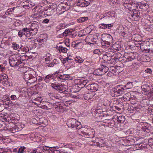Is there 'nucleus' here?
Segmentation results:
<instances>
[{
	"label": "nucleus",
	"mask_w": 153,
	"mask_h": 153,
	"mask_svg": "<svg viewBox=\"0 0 153 153\" xmlns=\"http://www.w3.org/2000/svg\"><path fill=\"white\" fill-rule=\"evenodd\" d=\"M91 93H86V94H84L83 95V97L84 98L87 100H89V99L91 98Z\"/></svg>",
	"instance_id": "nucleus-45"
},
{
	"label": "nucleus",
	"mask_w": 153,
	"mask_h": 153,
	"mask_svg": "<svg viewBox=\"0 0 153 153\" xmlns=\"http://www.w3.org/2000/svg\"><path fill=\"white\" fill-rule=\"evenodd\" d=\"M100 27L101 28L105 29L107 28L106 24L103 23L101 24L100 25Z\"/></svg>",
	"instance_id": "nucleus-62"
},
{
	"label": "nucleus",
	"mask_w": 153,
	"mask_h": 153,
	"mask_svg": "<svg viewBox=\"0 0 153 153\" xmlns=\"http://www.w3.org/2000/svg\"><path fill=\"white\" fill-rule=\"evenodd\" d=\"M111 60V63H115L118 62L119 61H120L117 58H116L115 56H113V58H112Z\"/></svg>",
	"instance_id": "nucleus-57"
},
{
	"label": "nucleus",
	"mask_w": 153,
	"mask_h": 153,
	"mask_svg": "<svg viewBox=\"0 0 153 153\" xmlns=\"http://www.w3.org/2000/svg\"><path fill=\"white\" fill-rule=\"evenodd\" d=\"M58 73L57 71L55 72L53 74H50L46 76L44 78V81L46 83H49L51 79H53L56 81L55 79L56 77L57 76Z\"/></svg>",
	"instance_id": "nucleus-8"
},
{
	"label": "nucleus",
	"mask_w": 153,
	"mask_h": 153,
	"mask_svg": "<svg viewBox=\"0 0 153 153\" xmlns=\"http://www.w3.org/2000/svg\"><path fill=\"white\" fill-rule=\"evenodd\" d=\"M48 149H47L46 152H45V153H55V152H57V151L55 150L54 151L53 150L50 149L51 148H52L48 147Z\"/></svg>",
	"instance_id": "nucleus-56"
},
{
	"label": "nucleus",
	"mask_w": 153,
	"mask_h": 153,
	"mask_svg": "<svg viewBox=\"0 0 153 153\" xmlns=\"http://www.w3.org/2000/svg\"><path fill=\"white\" fill-rule=\"evenodd\" d=\"M112 58H113V53L110 52V53H107L106 54L103 55V59L105 62H108L111 60Z\"/></svg>",
	"instance_id": "nucleus-12"
},
{
	"label": "nucleus",
	"mask_w": 153,
	"mask_h": 153,
	"mask_svg": "<svg viewBox=\"0 0 153 153\" xmlns=\"http://www.w3.org/2000/svg\"><path fill=\"white\" fill-rule=\"evenodd\" d=\"M111 47L112 51H110L111 53H113L114 52H116L117 51H119L120 49V45L116 44H112Z\"/></svg>",
	"instance_id": "nucleus-20"
},
{
	"label": "nucleus",
	"mask_w": 153,
	"mask_h": 153,
	"mask_svg": "<svg viewBox=\"0 0 153 153\" xmlns=\"http://www.w3.org/2000/svg\"><path fill=\"white\" fill-rule=\"evenodd\" d=\"M123 86V88H124V90L131 89L133 87V85L132 82H128L125 85Z\"/></svg>",
	"instance_id": "nucleus-34"
},
{
	"label": "nucleus",
	"mask_w": 153,
	"mask_h": 153,
	"mask_svg": "<svg viewBox=\"0 0 153 153\" xmlns=\"http://www.w3.org/2000/svg\"><path fill=\"white\" fill-rule=\"evenodd\" d=\"M116 119L117 122V123H123L125 120V116L122 115L119 116V117L117 116Z\"/></svg>",
	"instance_id": "nucleus-26"
},
{
	"label": "nucleus",
	"mask_w": 153,
	"mask_h": 153,
	"mask_svg": "<svg viewBox=\"0 0 153 153\" xmlns=\"http://www.w3.org/2000/svg\"><path fill=\"white\" fill-rule=\"evenodd\" d=\"M122 55L120 53L117 52V53H113V56H115L120 61H121L122 63H124L128 62L131 61L135 58V56H134V53L131 52L129 53H125L124 54L123 56L122 57Z\"/></svg>",
	"instance_id": "nucleus-1"
},
{
	"label": "nucleus",
	"mask_w": 153,
	"mask_h": 153,
	"mask_svg": "<svg viewBox=\"0 0 153 153\" xmlns=\"http://www.w3.org/2000/svg\"><path fill=\"white\" fill-rule=\"evenodd\" d=\"M38 30L37 29H30V32L31 33L32 36H34L37 33Z\"/></svg>",
	"instance_id": "nucleus-50"
},
{
	"label": "nucleus",
	"mask_w": 153,
	"mask_h": 153,
	"mask_svg": "<svg viewBox=\"0 0 153 153\" xmlns=\"http://www.w3.org/2000/svg\"><path fill=\"white\" fill-rule=\"evenodd\" d=\"M59 61L56 59H54L50 63H49V64L46 65V66H48L49 67H53L54 65L57 64H59Z\"/></svg>",
	"instance_id": "nucleus-24"
},
{
	"label": "nucleus",
	"mask_w": 153,
	"mask_h": 153,
	"mask_svg": "<svg viewBox=\"0 0 153 153\" xmlns=\"http://www.w3.org/2000/svg\"><path fill=\"white\" fill-rule=\"evenodd\" d=\"M88 19L87 17H82L77 19V21L79 23H82L87 21Z\"/></svg>",
	"instance_id": "nucleus-38"
},
{
	"label": "nucleus",
	"mask_w": 153,
	"mask_h": 153,
	"mask_svg": "<svg viewBox=\"0 0 153 153\" xmlns=\"http://www.w3.org/2000/svg\"><path fill=\"white\" fill-rule=\"evenodd\" d=\"M20 49L24 53L28 52L30 50L29 48L25 46H22L20 47Z\"/></svg>",
	"instance_id": "nucleus-41"
},
{
	"label": "nucleus",
	"mask_w": 153,
	"mask_h": 153,
	"mask_svg": "<svg viewBox=\"0 0 153 153\" xmlns=\"http://www.w3.org/2000/svg\"><path fill=\"white\" fill-rule=\"evenodd\" d=\"M13 12L12 10V9L10 8L7 9L5 12V14L7 16H9L12 14Z\"/></svg>",
	"instance_id": "nucleus-54"
},
{
	"label": "nucleus",
	"mask_w": 153,
	"mask_h": 153,
	"mask_svg": "<svg viewBox=\"0 0 153 153\" xmlns=\"http://www.w3.org/2000/svg\"><path fill=\"white\" fill-rule=\"evenodd\" d=\"M33 75L29 71H27L24 73V74L23 76V78L25 80L27 81L30 79L31 76H32Z\"/></svg>",
	"instance_id": "nucleus-18"
},
{
	"label": "nucleus",
	"mask_w": 153,
	"mask_h": 153,
	"mask_svg": "<svg viewBox=\"0 0 153 153\" xmlns=\"http://www.w3.org/2000/svg\"><path fill=\"white\" fill-rule=\"evenodd\" d=\"M75 60L76 62L79 63H82L84 61V59L79 56L76 57L75 59Z\"/></svg>",
	"instance_id": "nucleus-44"
},
{
	"label": "nucleus",
	"mask_w": 153,
	"mask_h": 153,
	"mask_svg": "<svg viewBox=\"0 0 153 153\" xmlns=\"http://www.w3.org/2000/svg\"><path fill=\"white\" fill-rule=\"evenodd\" d=\"M56 5L55 4L53 3L52 4L49 5L48 10H53L56 8Z\"/></svg>",
	"instance_id": "nucleus-49"
},
{
	"label": "nucleus",
	"mask_w": 153,
	"mask_h": 153,
	"mask_svg": "<svg viewBox=\"0 0 153 153\" xmlns=\"http://www.w3.org/2000/svg\"><path fill=\"white\" fill-rule=\"evenodd\" d=\"M8 77H7L5 78V79L2 81L1 83H2V84L4 86H6L8 83Z\"/></svg>",
	"instance_id": "nucleus-52"
},
{
	"label": "nucleus",
	"mask_w": 153,
	"mask_h": 153,
	"mask_svg": "<svg viewBox=\"0 0 153 153\" xmlns=\"http://www.w3.org/2000/svg\"><path fill=\"white\" fill-rule=\"evenodd\" d=\"M17 97L18 96L16 95L12 94L11 95L10 97V98L11 100L14 101L17 100V99H18L19 98L20 96H19L18 98Z\"/></svg>",
	"instance_id": "nucleus-48"
},
{
	"label": "nucleus",
	"mask_w": 153,
	"mask_h": 153,
	"mask_svg": "<svg viewBox=\"0 0 153 153\" xmlns=\"http://www.w3.org/2000/svg\"><path fill=\"white\" fill-rule=\"evenodd\" d=\"M48 147L41 146L36 148L37 153H45L47 150Z\"/></svg>",
	"instance_id": "nucleus-17"
},
{
	"label": "nucleus",
	"mask_w": 153,
	"mask_h": 153,
	"mask_svg": "<svg viewBox=\"0 0 153 153\" xmlns=\"http://www.w3.org/2000/svg\"><path fill=\"white\" fill-rule=\"evenodd\" d=\"M66 27L65 24L62 23L59 24L56 27V31H59L62 29H64Z\"/></svg>",
	"instance_id": "nucleus-25"
},
{
	"label": "nucleus",
	"mask_w": 153,
	"mask_h": 153,
	"mask_svg": "<svg viewBox=\"0 0 153 153\" xmlns=\"http://www.w3.org/2000/svg\"><path fill=\"white\" fill-rule=\"evenodd\" d=\"M67 125L69 127L75 128L79 132L82 128L80 123L74 118L69 119L68 121Z\"/></svg>",
	"instance_id": "nucleus-4"
},
{
	"label": "nucleus",
	"mask_w": 153,
	"mask_h": 153,
	"mask_svg": "<svg viewBox=\"0 0 153 153\" xmlns=\"http://www.w3.org/2000/svg\"><path fill=\"white\" fill-rule=\"evenodd\" d=\"M93 53L94 54H96L97 55H100L101 54V52L100 50L98 49H96L95 50H94L93 51Z\"/></svg>",
	"instance_id": "nucleus-59"
},
{
	"label": "nucleus",
	"mask_w": 153,
	"mask_h": 153,
	"mask_svg": "<svg viewBox=\"0 0 153 153\" xmlns=\"http://www.w3.org/2000/svg\"><path fill=\"white\" fill-rule=\"evenodd\" d=\"M108 17L109 19L110 18L113 19H116V16L115 13L114 12H107L106 14V16L103 18L104 19H106Z\"/></svg>",
	"instance_id": "nucleus-13"
},
{
	"label": "nucleus",
	"mask_w": 153,
	"mask_h": 153,
	"mask_svg": "<svg viewBox=\"0 0 153 153\" xmlns=\"http://www.w3.org/2000/svg\"><path fill=\"white\" fill-rule=\"evenodd\" d=\"M86 129L85 128H82L81 129V130L80 132H81L82 134L81 135L85 137H87L90 138H93L94 137L95 134V131L93 129H91L89 132H87Z\"/></svg>",
	"instance_id": "nucleus-6"
},
{
	"label": "nucleus",
	"mask_w": 153,
	"mask_h": 153,
	"mask_svg": "<svg viewBox=\"0 0 153 153\" xmlns=\"http://www.w3.org/2000/svg\"><path fill=\"white\" fill-rule=\"evenodd\" d=\"M123 5L126 9H127L129 10H135L138 7L137 5H138L137 3L132 2L127 3L126 1L124 2Z\"/></svg>",
	"instance_id": "nucleus-7"
},
{
	"label": "nucleus",
	"mask_w": 153,
	"mask_h": 153,
	"mask_svg": "<svg viewBox=\"0 0 153 153\" xmlns=\"http://www.w3.org/2000/svg\"><path fill=\"white\" fill-rule=\"evenodd\" d=\"M79 5L81 7H85L88 6L89 3L84 0H80L79 2Z\"/></svg>",
	"instance_id": "nucleus-27"
},
{
	"label": "nucleus",
	"mask_w": 153,
	"mask_h": 153,
	"mask_svg": "<svg viewBox=\"0 0 153 153\" xmlns=\"http://www.w3.org/2000/svg\"><path fill=\"white\" fill-rule=\"evenodd\" d=\"M1 81L5 79V78H6L7 77V75L5 74H1Z\"/></svg>",
	"instance_id": "nucleus-63"
},
{
	"label": "nucleus",
	"mask_w": 153,
	"mask_h": 153,
	"mask_svg": "<svg viewBox=\"0 0 153 153\" xmlns=\"http://www.w3.org/2000/svg\"><path fill=\"white\" fill-rule=\"evenodd\" d=\"M95 145L99 146L100 147H104L107 146L105 141V139L101 138H98V142L96 143V144Z\"/></svg>",
	"instance_id": "nucleus-11"
},
{
	"label": "nucleus",
	"mask_w": 153,
	"mask_h": 153,
	"mask_svg": "<svg viewBox=\"0 0 153 153\" xmlns=\"http://www.w3.org/2000/svg\"><path fill=\"white\" fill-rule=\"evenodd\" d=\"M142 89V93L144 94H148L150 96H152L153 93V86L152 85H149L146 84H143L141 87Z\"/></svg>",
	"instance_id": "nucleus-5"
},
{
	"label": "nucleus",
	"mask_w": 153,
	"mask_h": 153,
	"mask_svg": "<svg viewBox=\"0 0 153 153\" xmlns=\"http://www.w3.org/2000/svg\"><path fill=\"white\" fill-rule=\"evenodd\" d=\"M101 69L102 72V74H104L105 73H106L109 70L108 67H107L105 65H102L101 67Z\"/></svg>",
	"instance_id": "nucleus-33"
},
{
	"label": "nucleus",
	"mask_w": 153,
	"mask_h": 153,
	"mask_svg": "<svg viewBox=\"0 0 153 153\" xmlns=\"http://www.w3.org/2000/svg\"><path fill=\"white\" fill-rule=\"evenodd\" d=\"M129 17L132 19H134L135 21H137L140 18V13L138 10H134L133 13L129 16Z\"/></svg>",
	"instance_id": "nucleus-9"
},
{
	"label": "nucleus",
	"mask_w": 153,
	"mask_h": 153,
	"mask_svg": "<svg viewBox=\"0 0 153 153\" xmlns=\"http://www.w3.org/2000/svg\"><path fill=\"white\" fill-rule=\"evenodd\" d=\"M124 88L122 85H118L111 90V95L113 97H117L122 95L125 92Z\"/></svg>",
	"instance_id": "nucleus-3"
},
{
	"label": "nucleus",
	"mask_w": 153,
	"mask_h": 153,
	"mask_svg": "<svg viewBox=\"0 0 153 153\" xmlns=\"http://www.w3.org/2000/svg\"><path fill=\"white\" fill-rule=\"evenodd\" d=\"M131 94L130 93H126L123 96L124 99H125L126 101L130 100Z\"/></svg>",
	"instance_id": "nucleus-42"
},
{
	"label": "nucleus",
	"mask_w": 153,
	"mask_h": 153,
	"mask_svg": "<svg viewBox=\"0 0 153 153\" xmlns=\"http://www.w3.org/2000/svg\"><path fill=\"white\" fill-rule=\"evenodd\" d=\"M58 90L59 91L60 93L64 94H67L68 92L66 88L63 86L60 85Z\"/></svg>",
	"instance_id": "nucleus-28"
},
{
	"label": "nucleus",
	"mask_w": 153,
	"mask_h": 153,
	"mask_svg": "<svg viewBox=\"0 0 153 153\" xmlns=\"http://www.w3.org/2000/svg\"><path fill=\"white\" fill-rule=\"evenodd\" d=\"M71 31L68 29H66L63 33L62 35L65 36H67L69 33H70Z\"/></svg>",
	"instance_id": "nucleus-55"
},
{
	"label": "nucleus",
	"mask_w": 153,
	"mask_h": 153,
	"mask_svg": "<svg viewBox=\"0 0 153 153\" xmlns=\"http://www.w3.org/2000/svg\"><path fill=\"white\" fill-rule=\"evenodd\" d=\"M60 86L59 85L55 83H52L51 84V87L57 90H58Z\"/></svg>",
	"instance_id": "nucleus-47"
},
{
	"label": "nucleus",
	"mask_w": 153,
	"mask_h": 153,
	"mask_svg": "<svg viewBox=\"0 0 153 153\" xmlns=\"http://www.w3.org/2000/svg\"><path fill=\"white\" fill-rule=\"evenodd\" d=\"M50 98L52 100H55V99H59V97L55 94L50 93L49 94Z\"/></svg>",
	"instance_id": "nucleus-37"
},
{
	"label": "nucleus",
	"mask_w": 153,
	"mask_h": 153,
	"mask_svg": "<svg viewBox=\"0 0 153 153\" xmlns=\"http://www.w3.org/2000/svg\"><path fill=\"white\" fill-rule=\"evenodd\" d=\"M45 63L46 64H49L51 61V58L50 56H47L45 58Z\"/></svg>",
	"instance_id": "nucleus-60"
},
{
	"label": "nucleus",
	"mask_w": 153,
	"mask_h": 153,
	"mask_svg": "<svg viewBox=\"0 0 153 153\" xmlns=\"http://www.w3.org/2000/svg\"><path fill=\"white\" fill-rule=\"evenodd\" d=\"M148 7V4L146 3H141L139 6V7L141 9L145 10Z\"/></svg>",
	"instance_id": "nucleus-46"
},
{
	"label": "nucleus",
	"mask_w": 153,
	"mask_h": 153,
	"mask_svg": "<svg viewBox=\"0 0 153 153\" xmlns=\"http://www.w3.org/2000/svg\"><path fill=\"white\" fill-rule=\"evenodd\" d=\"M89 39V38L87 37L85 39V42L87 43V44L92 45H94L96 44V39L94 38L92 39L90 41H88Z\"/></svg>",
	"instance_id": "nucleus-23"
},
{
	"label": "nucleus",
	"mask_w": 153,
	"mask_h": 153,
	"mask_svg": "<svg viewBox=\"0 0 153 153\" xmlns=\"http://www.w3.org/2000/svg\"><path fill=\"white\" fill-rule=\"evenodd\" d=\"M19 45L16 44V42H13L12 43V47L14 50H16L18 49L19 48Z\"/></svg>",
	"instance_id": "nucleus-51"
},
{
	"label": "nucleus",
	"mask_w": 153,
	"mask_h": 153,
	"mask_svg": "<svg viewBox=\"0 0 153 153\" xmlns=\"http://www.w3.org/2000/svg\"><path fill=\"white\" fill-rule=\"evenodd\" d=\"M88 81L86 80H81V85H82L83 87H84L87 84Z\"/></svg>",
	"instance_id": "nucleus-61"
},
{
	"label": "nucleus",
	"mask_w": 153,
	"mask_h": 153,
	"mask_svg": "<svg viewBox=\"0 0 153 153\" xmlns=\"http://www.w3.org/2000/svg\"><path fill=\"white\" fill-rule=\"evenodd\" d=\"M21 125H14V126L12 127V128H10V130L13 133H15L17 131H18L19 130L22 129V127H20Z\"/></svg>",
	"instance_id": "nucleus-19"
},
{
	"label": "nucleus",
	"mask_w": 153,
	"mask_h": 153,
	"mask_svg": "<svg viewBox=\"0 0 153 153\" xmlns=\"http://www.w3.org/2000/svg\"><path fill=\"white\" fill-rule=\"evenodd\" d=\"M39 28V24L37 22H34L31 24V26H30V29H37L38 30Z\"/></svg>",
	"instance_id": "nucleus-31"
},
{
	"label": "nucleus",
	"mask_w": 153,
	"mask_h": 153,
	"mask_svg": "<svg viewBox=\"0 0 153 153\" xmlns=\"http://www.w3.org/2000/svg\"><path fill=\"white\" fill-rule=\"evenodd\" d=\"M118 72H117V70L115 67L112 66L108 72L107 73L108 76H111L114 75H117Z\"/></svg>",
	"instance_id": "nucleus-14"
},
{
	"label": "nucleus",
	"mask_w": 153,
	"mask_h": 153,
	"mask_svg": "<svg viewBox=\"0 0 153 153\" xmlns=\"http://www.w3.org/2000/svg\"><path fill=\"white\" fill-rule=\"evenodd\" d=\"M103 39L107 43H113V38L112 36L108 34L105 35L103 38Z\"/></svg>",
	"instance_id": "nucleus-15"
},
{
	"label": "nucleus",
	"mask_w": 153,
	"mask_h": 153,
	"mask_svg": "<svg viewBox=\"0 0 153 153\" xmlns=\"http://www.w3.org/2000/svg\"><path fill=\"white\" fill-rule=\"evenodd\" d=\"M26 34V33L25 32H24L22 30H20L19 32H18V35L20 37H22L23 35H25Z\"/></svg>",
	"instance_id": "nucleus-58"
},
{
	"label": "nucleus",
	"mask_w": 153,
	"mask_h": 153,
	"mask_svg": "<svg viewBox=\"0 0 153 153\" xmlns=\"http://www.w3.org/2000/svg\"><path fill=\"white\" fill-rule=\"evenodd\" d=\"M135 36L139 38V39H138V40H137V39L134 40L135 41H136V42L138 43V44L139 45V46H137L138 47H140V49H141L142 50H143V49H144V47L143 46H144V45H145V44L144 43V42L141 41V36L140 35L138 34H137Z\"/></svg>",
	"instance_id": "nucleus-10"
},
{
	"label": "nucleus",
	"mask_w": 153,
	"mask_h": 153,
	"mask_svg": "<svg viewBox=\"0 0 153 153\" xmlns=\"http://www.w3.org/2000/svg\"><path fill=\"white\" fill-rule=\"evenodd\" d=\"M33 74L32 75V76H31L30 79L28 80V82L31 84L34 83L37 80V78L36 77V75L35 74L36 73H34L33 72Z\"/></svg>",
	"instance_id": "nucleus-21"
},
{
	"label": "nucleus",
	"mask_w": 153,
	"mask_h": 153,
	"mask_svg": "<svg viewBox=\"0 0 153 153\" xmlns=\"http://www.w3.org/2000/svg\"><path fill=\"white\" fill-rule=\"evenodd\" d=\"M7 46H8L7 43L4 42L2 40L0 45L1 48L4 49H7Z\"/></svg>",
	"instance_id": "nucleus-40"
},
{
	"label": "nucleus",
	"mask_w": 153,
	"mask_h": 153,
	"mask_svg": "<svg viewBox=\"0 0 153 153\" xmlns=\"http://www.w3.org/2000/svg\"><path fill=\"white\" fill-rule=\"evenodd\" d=\"M26 149V147L25 146H21V147L18 149V153H23L24 152V150Z\"/></svg>",
	"instance_id": "nucleus-53"
},
{
	"label": "nucleus",
	"mask_w": 153,
	"mask_h": 153,
	"mask_svg": "<svg viewBox=\"0 0 153 153\" xmlns=\"http://www.w3.org/2000/svg\"><path fill=\"white\" fill-rule=\"evenodd\" d=\"M144 49L142 50V51H144L146 53H152V51L150 49H145V48L144 47Z\"/></svg>",
	"instance_id": "nucleus-64"
},
{
	"label": "nucleus",
	"mask_w": 153,
	"mask_h": 153,
	"mask_svg": "<svg viewBox=\"0 0 153 153\" xmlns=\"http://www.w3.org/2000/svg\"><path fill=\"white\" fill-rule=\"evenodd\" d=\"M101 70V68H100L95 70L94 72V74L95 75L100 76L102 75L103 74H102V72Z\"/></svg>",
	"instance_id": "nucleus-30"
},
{
	"label": "nucleus",
	"mask_w": 153,
	"mask_h": 153,
	"mask_svg": "<svg viewBox=\"0 0 153 153\" xmlns=\"http://www.w3.org/2000/svg\"><path fill=\"white\" fill-rule=\"evenodd\" d=\"M82 42H78L77 41L72 42V46L76 49H79L82 48Z\"/></svg>",
	"instance_id": "nucleus-16"
},
{
	"label": "nucleus",
	"mask_w": 153,
	"mask_h": 153,
	"mask_svg": "<svg viewBox=\"0 0 153 153\" xmlns=\"http://www.w3.org/2000/svg\"><path fill=\"white\" fill-rule=\"evenodd\" d=\"M141 129L140 130H141L147 133H149L150 131L149 127L146 126H141Z\"/></svg>",
	"instance_id": "nucleus-39"
},
{
	"label": "nucleus",
	"mask_w": 153,
	"mask_h": 153,
	"mask_svg": "<svg viewBox=\"0 0 153 153\" xmlns=\"http://www.w3.org/2000/svg\"><path fill=\"white\" fill-rule=\"evenodd\" d=\"M39 107L44 109L48 110L50 108V105L48 102H45L44 104L43 103L39 105Z\"/></svg>",
	"instance_id": "nucleus-22"
},
{
	"label": "nucleus",
	"mask_w": 153,
	"mask_h": 153,
	"mask_svg": "<svg viewBox=\"0 0 153 153\" xmlns=\"http://www.w3.org/2000/svg\"><path fill=\"white\" fill-rule=\"evenodd\" d=\"M91 91H96L98 90V85L97 84L95 83H93L91 84Z\"/></svg>",
	"instance_id": "nucleus-36"
},
{
	"label": "nucleus",
	"mask_w": 153,
	"mask_h": 153,
	"mask_svg": "<svg viewBox=\"0 0 153 153\" xmlns=\"http://www.w3.org/2000/svg\"><path fill=\"white\" fill-rule=\"evenodd\" d=\"M9 120L10 117L8 116L4 115L0 116V120L2 121H5L6 122H9Z\"/></svg>",
	"instance_id": "nucleus-29"
},
{
	"label": "nucleus",
	"mask_w": 153,
	"mask_h": 153,
	"mask_svg": "<svg viewBox=\"0 0 153 153\" xmlns=\"http://www.w3.org/2000/svg\"><path fill=\"white\" fill-rule=\"evenodd\" d=\"M27 57L25 55L17 57L13 55L10 56L9 59L10 65L12 67L16 68L21 67L22 66V60L23 61L25 60Z\"/></svg>",
	"instance_id": "nucleus-2"
},
{
	"label": "nucleus",
	"mask_w": 153,
	"mask_h": 153,
	"mask_svg": "<svg viewBox=\"0 0 153 153\" xmlns=\"http://www.w3.org/2000/svg\"><path fill=\"white\" fill-rule=\"evenodd\" d=\"M44 39H35L34 41V43H36V42H37L39 45H41L43 43Z\"/></svg>",
	"instance_id": "nucleus-43"
},
{
	"label": "nucleus",
	"mask_w": 153,
	"mask_h": 153,
	"mask_svg": "<svg viewBox=\"0 0 153 153\" xmlns=\"http://www.w3.org/2000/svg\"><path fill=\"white\" fill-rule=\"evenodd\" d=\"M57 49L60 52L63 53H66L68 50V49L67 48L64 47L62 46H59Z\"/></svg>",
	"instance_id": "nucleus-35"
},
{
	"label": "nucleus",
	"mask_w": 153,
	"mask_h": 153,
	"mask_svg": "<svg viewBox=\"0 0 153 153\" xmlns=\"http://www.w3.org/2000/svg\"><path fill=\"white\" fill-rule=\"evenodd\" d=\"M70 74H63L60 75L58 76V79H60L65 80L67 79L68 78L70 77Z\"/></svg>",
	"instance_id": "nucleus-32"
}]
</instances>
